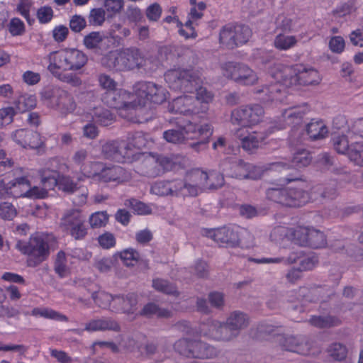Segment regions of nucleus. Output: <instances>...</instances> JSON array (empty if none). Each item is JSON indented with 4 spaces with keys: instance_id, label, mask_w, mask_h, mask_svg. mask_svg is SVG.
<instances>
[{
    "instance_id": "obj_10",
    "label": "nucleus",
    "mask_w": 363,
    "mask_h": 363,
    "mask_svg": "<svg viewBox=\"0 0 363 363\" xmlns=\"http://www.w3.org/2000/svg\"><path fill=\"white\" fill-rule=\"evenodd\" d=\"M203 235L213 240L220 246L236 247L240 244V237L234 228L223 226L215 229H204Z\"/></svg>"
},
{
    "instance_id": "obj_36",
    "label": "nucleus",
    "mask_w": 363,
    "mask_h": 363,
    "mask_svg": "<svg viewBox=\"0 0 363 363\" xmlns=\"http://www.w3.org/2000/svg\"><path fill=\"white\" fill-rule=\"evenodd\" d=\"M220 43L228 49H233L238 46L233 26H225L220 32Z\"/></svg>"
},
{
    "instance_id": "obj_57",
    "label": "nucleus",
    "mask_w": 363,
    "mask_h": 363,
    "mask_svg": "<svg viewBox=\"0 0 363 363\" xmlns=\"http://www.w3.org/2000/svg\"><path fill=\"white\" fill-rule=\"evenodd\" d=\"M8 27L10 33L13 36L22 35L25 33V25L18 18L11 19Z\"/></svg>"
},
{
    "instance_id": "obj_59",
    "label": "nucleus",
    "mask_w": 363,
    "mask_h": 363,
    "mask_svg": "<svg viewBox=\"0 0 363 363\" xmlns=\"http://www.w3.org/2000/svg\"><path fill=\"white\" fill-rule=\"evenodd\" d=\"M108 216L106 212H96L89 218V223L92 228H100L104 226L107 223Z\"/></svg>"
},
{
    "instance_id": "obj_34",
    "label": "nucleus",
    "mask_w": 363,
    "mask_h": 363,
    "mask_svg": "<svg viewBox=\"0 0 363 363\" xmlns=\"http://www.w3.org/2000/svg\"><path fill=\"white\" fill-rule=\"evenodd\" d=\"M126 143L130 145L131 150H133V147L141 150L147 146L149 143V135L142 131L130 133L128 134Z\"/></svg>"
},
{
    "instance_id": "obj_40",
    "label": "nucleus",
    "mask_w": 363,
    "mask_h": 363,
    "mask_svg": "<svg viewBox=\"0 0 363 363\" xmlns=\"http://www.w3.org/2000/svg\"><path fill=\"white\" fill-rule=\"evenodd\" d=\"M313 326L323 328L338 325L340 323V319L334 315H313L309 320Z\"/></svg>"
},
{
    "instance_id": "obj_20",
    "label": "nucleus",
    "mask_w": 363,
    "mask_h": 363,
    "mask_svg": "<svg viewBox=\"0 0 363 363\" xmlns=\"http://www.w3.org/2000/svg\"><path fill=\"white\" fill-rule=\"evenodd\" d=\"M138 296L135 293L115 295L113 310L123 313L133 314L137 310Z\"/></svg>"
},
{
    "instance_id": "obj_55",
    "label": "nucleus",
    "mask_w": 363,
    "mask_h": 363,
    "mask_svg": "<svg viewBox=\"0 0 363 363\" xmlns=\"http://www.w3.org/2000/svg\"><path fill=\"white\" fill-rule=\"evenodd\" d=\"M206 124V123L198 125L188 121L185 125H180V128L184 133L185 138H186L193 139L200 136L199 129L201 127L205 125Z\"/></svg>"
},
{
    "instance_id": "obj_42",
    "label": "nucleus",
    "mask_w": 363,
    "mask_h": 363,
    "mask_svg": "<svg viewBox=\"0 0 363 363\" xmlns=\"http://www.w3.org/2000/svg\"><path fill=\"white\" fill-rule=\"evenodd\" d=\"M40 177L43 188L45 189L47 191L53 189L59 184V173L57 172L50 169L43 170L40 173Z\"/></svg>"
},
{
    "instance_id": "obj_45",
    "label": "nucleus",
    "mask_w": 363,
    "mask_h": 363,
    "mask_svg": "<svg viewBox=\"0 0 363 363\" xmlns=\"http://www.w3.org/2000/svg\"><path fill=\"white\" fill-rule=\"evenodd\" d=\"M66 263L65 253L62 250L58 252L54 264V270L60 278H65L69 274V269Z\"/></svg>"
},
{
    "instance_id": "obj_47",
    "label": "nucleus",
    "mask_w": 363,
    "mask_h": 363,
    "mask_svg": "<svg viewBox=\"0 0 363 363\" xmlns=\"http://www.w3.org/2000/svg\"><path fill=\"white\" fill-rule=\"evenodd\" d=\"M296 42L297 40L294 36H289L283 33H279L274 40V45L278 50H286L294 47Z\"/></svg>"
},
{
    "instance_id": "obj_13",
    "label": "nucleus",
    "mask_w": 363,
    "mask_h": 363,
    "mask_svg": "<svg viewBox=\"0 0 363 363\" xmlns=\"http://www.w3.org/2000/svg\"><path fill=\"white\" fill-rule=\"evenodd\" d=\"M281 347L286 351L295 352L301 355L311 354L313 342L307 336H288L281 342Z\"/></svg>"
},
{
    "instance_id": "obj_9",
    "label": "nucleus",
    "mask_w": 363,
    "mask_h": 363,
    "mask_svg": "<svg viewBox=\"0 0 363 363\" xmlns=\"http://www.w3.org/2000/svg\"><path fill=\"white\" fill-rule=\"evenodd\" d=\"M223 75L244 85H252L257 80L256 74L249 67L233 62H229L224 65Z\"/></svg>"
},
{
    "instance_id": "obj_33",
    "label": "nucleus",
    "mask_w": 363,
    "mask_h": 363,
    "mask_svg": "<svg viewBox=\"0 0 363 363\" xmlns=\"http://www.w3.org/2000/svg\"><path fill=\"white\" fill-rule=\"evenodd\" d=\"M92 121L104 126H107L113 121V116L111 111L103 107L94 108L91 112Z\"/></svg>"
},
{
    "instance_id": "obj_63",
    "label": "nucleus",
    "mask_w": 363,
    "mask_h": 363,
    "mask_svg": "<svg viewBox=\"0 0 363 363\" xmlns=\"http://www.w3.org/2000/svg\"><path fill=\"white\" fill-rule=\"evenodd\" d=\"M350 160L359 166H363V145L356 142L350 153Z\"/></svg>"
},
{
    "instance_id": "obj_17",
    "label": "nucleus",
    "mask_w": 363,
    "mask_h": 363,
    "mask_svg": "<svg viewBox=\"0 0 363 363\" xmlns=\"http://www.w3.org/2000/svg\"><path fill=\"white\" fill-rule=\"evenodd\" d=\"M242 179L257 180L262 178L264 174L269 170L281 171V169L289 167L284 162H275L263 166H255L246 163Z\"/></svg>"
},
{
    "instance_id": "obj_58",
    "label": "nucleus",
    "mask_w": 363,
    "mask_h": 363,
    "mask_svg": "<svg viewBox=\"0 0 363 363\" xmlns=\"http://www.w3.org/2000/svg\"><path fill=\"white\" fill-rule=\"evenodd\" d=\"M208 300L211 307L218 310H221L225 304L224 295L220 292H210L208 296Z\"/></svg>"
},
{
    "instance_id": "obj_6",
    "label": "nucleus",
    "mask_w": 363,
    "mask_h": 363,
    "mask_svg": "<svg viewBox=\"0 0 363 363\" xmlns=\"http://www.w3.org/2000/svg\"><path fill=\"white\" fill-rule=\"evenodd\" d=\"M294 242L300 245L312 248H321L326 245L323 232L314 228L296 227L290 230Z\"/></svg>"
},
{
    "instance_id": "obj_62",
    "label": "nucleus",
    "mask_w": 363,
    "mask_h": 363,
    "mask_svg": "<svg viewBox=\"0 0 363 363\" xmlns=\"http://www.w3.org/2000/svg\"><path fill=\"white\" fill-rule=\"evenodd\" d=\"M15 109L13 107L0 109V128L10 124L13 121Z\"/></svg>"
},
{
    "instance_id": "obj_27",
    "label": "nucleus",
    "mask_w": 363,
    "mask_h": 363,
    "mask_svg": "<svg viewBox=\"0 0 363 363\" xmlns=\"http://www.w3.org/2000/svg\"><path fill=\"white\" fill-rule=\"evenodd\" d=\"M330 143L336 152L340 155H345L350 160V153L356 143L350 144L347 135L344 134H335L331 138Z\"/></svg>"
},
{
    "instance_id": "obj_14",
    "label": "nucleus",
    "mask_w": 363,
    "mask_h": 363,
    "mask_svg": "<svg viewBox=\"0 0 363 363\" xmlns=\"http://www.w3.org/2000/svg\"><path fill=\"white\" fill-rule=\"evenodd\" d=\"M131 96L124 89H115L105 91L102 94L101 100L108 107L116 109H128L132 106L129 101Z\"/></svg>"
},
{
    "instance_id": "obj_61",
    "label": "nucleus",
    "mask_w": 363,
    "mask_h": 363,
    "mask_svg": "<svg viewBox=\"0 0 363 363\" xmlns=\"http://www.w3.org/2000/svg\"><path fill=\"white\" fill-rule=\"evenodd\" d=\"M16 215L14 206L9 202L0 203V216L5 220H12Z\"/></svg>"
},
{
    "instance_id": "obj_19",
    "label": "nucleus",
    "mask_w": 363,
    "mask_h": 363,
    "mask_svg": "<svg viewBox=\"0 0 363 363\" xmlns=\"http://www.w3.org/2000/svg\"><path fill=\"white\" fill-rule=\"evenodd\" d=\"M151 192L158 196H182L179 179L157 181L152 185Z\"/></svg>"
},
{
    "instance_id": "obj_24",
    "label": "nucleus",
    "mask_w": 363,
    "mask_h": 363,
    "mask_svg": "<svg viewBox=\"0 0 363 363\" xmlns=\"http://www.w3.org/2000/svg\"><path fill=\"white\" fill-rule=\"evenodd\" d=\"M120 329V325L116 320L108 318L92 320L85 326V330L89 332L98 330H112L118 332Z\"/></svg>"
},
{
    "instance_id": "obj_21",
    "label": "nucleus",
    "mask_w": 363,
    "mask_h": 363,
    "mask_svg": "<svg viewBox=\"0 0 363 363\" xmlns=\"http://www.w3.org/2000/svg\"><path fill=\"white\" fill-rule=\"evenodd\" d=\"M109 43L108 38L101 32L94 31L84 37L83 43L89 50H94L96 53L101 54L102 49Z\"/></svg>"
},
{
    "instance_id": "obj_48",
    "label": "nucleus",
    "mask_w": 363,
    "mask_h": 363,
    "mask_svg": "<svg viewBox=\"0 0 363 363\" xmlns=\"http://www.w3.org/2000/svg\"><path fill=\"white\" fill-rule=\"evenodd\" d=\"M76 108V103L72 96L66 90L64 92L61 101L57 106L56 110L60 111L62 114L73 112Z\"/></svg>"
},
{
    "instance_id": "obj_56",
    "label": "nucleus",
    "mask_w": 363,
    "mask_h": 363,
    "mask_svg": "<svg viewBox=\"0 0 363 363\" xmlns=\"http://www.w3.org/2000/svg\"><path fill=\"white\" fill-rule=\"evenodd\" d=\"M69 26L72 31L80 33L86 27L87 23L84 16L75 14L71 17Z\"/></svg>"
},
{
    "instance_id": "obj_64",
    "label": "nucleus",
    "mask_w": 363,
    "mask_h": 363,
    "mask_svg": "<svg viewBox=\"0 0 363 363\" xmlns=\"http://www.w3.org/2000/svg\"><path fill=\"white\" fill-rule=\"evenodd\" d=\"M37 18L40 23H49L53 17V11L50 6H43L37 11Z\"/></svg>"
},
{
    "instance_id": "obj_52",
    "label": "nucleus",
    "mask_w": 363,
    "mask_h": 363,
    "mask_svg": "<svg viewBox=\"0 0 363 363\" xmlns=\"http://www.w3.org/2000/svg\"><path fill=\"white\" fill-rule=\"evenodd\" d=\"M192 340H193L191 339L187 338H183L177 340L174 345L175 351L181 355L191 358Z\"/></svg>"
},
{
    "instance_id": "obj_25",
    "label": "nucleus",
    "mask_w": 363,
    "mask_h": 363,
    "mask_svg": "<svg viewBox=\"0 0 363 363\" xmlns=\"http://www.w3.org/2000/svg\"><path fill=\"white\" fill-rule=\"evenodd\" d=\"M266 196L269 200L284 206L291 207L290 192L289 188L271 187L266 190Z\"/></svg>"
},
{
    "instance_id": "obj_3",
    "label": "nucleus",
    "mask_w": 363,
    "mask_h": 363,
    "mask_svg": "<svg viewBox=\"0 0 363 363\" xmlns=\"http://www.w3.org/2000/svg\"><path fill=\"white\" fill-rule=\"evenodd\" d=\"M164 79L170 89L188 93H194L202 83L200 72L193 68L168 70L164 74Z\"/></svg>"
},
{
    "instance_id": "obj_28",
    "label": "nucleus",
    "mask_w": 363,
    "mask_h": 363,
    "mask_svg": "<svg viewBox=\"0 0 363 363\" xmlns=\"http://www.w3.org/2000/svg\"><path fill=\"white\" fill-rule=\"evenodd\" d=\"M191 98L188 96H181L174 99L170 106V110L179 114L187 115L195 113L197 111L191 107Z\"/></svg>"
},
{
    "instance_id": "obj_32",
    "label": "nucleus",
    "mask_w": 363,
    "mask_h": 363,
    "mask_svg": "<svg viewBox=\"0 0 363 363\" xmlns=\"http://www.w3.org/2000/svg\"><path fill=\"white\" fill-rule=\"evenodd\" d=\"M140 315L151 317L156 315L160 318H167L172 316V311L164 308H160L157 304L150 302L144 306L140 311Z\"/></svg>"
},
{
    "instance_id": "obj_54",
    "label": "nucleus",
    "mask_w": 363,
    "mask_h": 363,
    "mask_svg": "<svg viewBox=\"0 0 363 363\" xmlns=\"http://www.w3.org/2000/svg\"><path fill=\"white\" fill-rule=\"evenodd\" d=\"M163 138L169 143H179L184 139V133L180 125L176 128L169 129L163 133Z\"/></svg>"
},
{
    "instance_id": "obj_30",
    "label": "nucleus",
    "mask_w": 363,
    "mask_h": 363,
    "mask_svg": "<svg viewBox=\"0 0 363 363\" xmlns=\"http://www.w3.org/2000/svg\"><path fill=\"white\" fill-rule=\"evenodd\" d=\"M200 136L196 138V142L189 144V146L196 152L204 150L209 142V138L213 134V128L211 124H206L199 129Z\"/></svg>"
},
{
    "instance_id": "obj_46",
    "label": "nucleus",
    "mask_w": 363,
    "mask_h": 363,
    "mask_svg": "<svg viewBox=\"0 0 363 363\" xmlns=\"http://www.w3.org/2000/svg\"><path fill=\"white\" fill-rule=\"evenodd\" d=\"M116 260L119 257L123 264L128 267L133 266L134 262H137L140 259V254L133 248H128L121 252L114 255Z\"/></svg>"
},
{
    "instance_id": "obj_11",
    "label": "nucleus",
    "mask_w": 363,
    "mask_h": 363,
    "mask_svg": "<svg viewBox=\"0 0 363 363\" xmlns=\"http://www.w3.org/2000/svg\"><path fill=\"white\" fill-rule=\"evenodd\" d=\"M136 95L155 104H161L167 98L164 88L152 82H140L135 86Z\"/></svg>"
},
{
    "instance_id": "obj_2",
    "label": "nucleus",
    "mask_w": 363,
    "mask_h": 363,
    "mask_svg": "<svg viewBox=\"0 0 363 363\" xmlns=\"http://www.w3.org/2000/svg\"><path fill=\"white\" fill-rule=\"evenodd\" d=\"M182 196H196L205 189L216 190L224 185V177L216 171L208 173L199 169L188 172L184 179H179Z\"/></svg>"
},
{
    "instance_id": "obj_12",
    "label": "nucleus",
    "mask_w": 363,
    "mask_h": 363,
    "mask_svg": "<svg viewBox=\"0 0 363 363\" xmlns=\"http://www.w3.org/2000/svg\"><path fill=\"white\" fill-rule=\"evenodd\" d=\"M30 258L28 266L36 267L48 259L50 255V246L48 242L41 236L35 235L30 238Z\"/></svg>"
},
{
    "instance_id": "obj_26",
    "label": "nucleus",
    "mask_w": 363,
    "mask_h": 363,
    "mask_svg": "<svg viewBox=\"0 0 363 363\" xmlns=\"http://www.w3.org/2000/svg\"><path fill=\"white\" fill-rule=\"evenodd\" d=\"M308 135L313 140L324 138L328 133V129L324 122L320 119L313 118L306 125Z\"/></svg>"
},
{
    "instance_id": "obj_37",
    "label": "nucleus",
    "mask_w": 363,
    "mask_h": 363,
    "mask_svg": "<svg viewBox=\"0 0 363 363\" xmlns=\"http://www.w3.org/2000/svg\"><path fill=\"white\" fill-rule=\"evenodd\" d=\"M84 218H83L81 212L78 210L71 209L66 211L61 219V225L65 230H69L74 226L77 225Z\"/></svg>"
},
{
    "instance_id": "obj_50",
    "label": "nucleus",
    "mask_w": 363,
    "mask_h": 363,
    "mask_svg": "<svg viewBox=\"0 0 363 363\" xmlns=\"http://www.w3.org/2000/svg\"><path fill=\"white\" fill-rule=\"evenodd\" d=\"M125 206L133 210L135 213L139 215H147L151 213L152 209L149 206L135 199L125 200Z\"/></svg>"
},
{
    "instance_id": "obj_23",
    "label": "nucleus",
    "mask_w": 363,
    "mask_h": 363,
    "mask_svg": "<svg viewBox=\"0 0 363 363\" xmlns=\"http://www.w3.org/2000/svg\"><path fill=\"white\" fill-rule=\"evenodd\" d=\"M217 354V350L209 344L201 340H192L191 358L209 359L216 357Z\"/></svg>"
},
{
    "instance_id": "obj_49",
    "label": "nucleus",
    "mask_w": 363,
    "mask_h": 363,
    "mask_svg": "<svg viewBox=\"0 0 363 363\" xmlns=\"http://www.w3.org/2000/svg\"><path fill=\"white\" fill-rule=\"evenodd\" d=\"M106 11L103 8H94L89 11L88 22L90 26H101L106 21Z\"/></svg>"
},
{
    "instance_id": "obj_44",
    "label": "nucleus",
    "mask_w": 363,
    "mask_h": 363,
    "mask_svg": "<svg viewBox=\"0 0 363 363\" xmlns=\"http://www.w3.org/2000/svg\"><path fill=\"white\" fill-rule=\"evenodd\" d=\"M153 288L167 295L178 296L179 291L177 287L169 281L162 279H155L152 281Z\"/></svg>"
},
{
    "instance_id": "obj_8",
    "label": "nucleus",
    "mask_w": 363,
    "mask_h": 363,
    "mask_svg": "<svg viewBox=\"0 0 363 363\" xmlns=\"http://www.w3.org/2000/svg\"><path fill=\"white\" fill-rule=\"evenodd\" d=\"M264 113L262 106L259 104L241 106L232 111L231 121L242 127L252 126L262 121Z\"/></svg>"
},
{
    "instance_id": "obj_5",
    "label": "nucleus",
    "mask_w": 363,
    "mask_h": 363,
    "mask_svg": "<svg viewBox=\"0 0 363 363\" xmlns=\"http://www.w3.org/2000/svg\"><path fill=\"white\" fill-rule=\"evenodd\" d=\"M91 170L85 176L95 181L108 183H123L131 178L130 173L118 165H106L100 162H91Z\"/></svg>"
},
{
    "instance_id": "obj_51",
    "label": "nucleus",
    "mask_w": 363,
    "mask_h": 363,
    "mask_svg": "<svg viewBox=\"0 0 363 363\" xmlns=\"http://www.w3.org/2000/svg\"><path fill=\"white\" fill-rule=\"evenodd\" d=\"M238 46L247 43L252 34L249 26L245 25H236L233 26Z\"/></svg>"
},
{
    "instance_id": "obj_35",
    "label": "nucleus",
    "mask_w": 363,
    "mask_h": 363,
    "mask_svg": "<svg viewBox=\"0 0 363 363\" xmlns=\"http://www.w3.org/2000/svg\"><path fill=\"white\" fill-rule=\"evenodd\" d=\"M88 293L91 295V298L94 303L99 307L106 308L108 306H113L114 296L105 291H92L89 288H86Z\"/></svg>"
},
{
    "instance_id": "obj_38",
    "label": "nucleus",
    "mask_w": 363,
    "mask_h": 363,
    "mask_svg": "<svg viewBox=\"0 0 363 363\" xmlns=\"http://www.w3.org/2000/svg\"><path fill=\"white\" fill-rule=\"evenodd\" d=\"M311 159L312 157L309 152L306 150H298L294 155L290 164L285 162L289 167L284 168V169H289L293 167L296 168L305 167L311 163ZM281 170H284V169H281Z\"/></svg>"
},
{
    "instance_id": "obj_39",
    "label": "nucleus",
    "mask_w": 363,
    "mask_h": 363,
    "mask_svg": "<svg viewBox=\"0 0 363 363\" xmlns=\"http://www.w3.org/2000/svg\"><path fill=\"white\" fill-rule=\"evenodd\" d=\"M291 207H298L306 203L309 199L308 191L301 188L289 187Z\"/></svg>"
},
{
    "instance_id": "obj_4",
    "label": "nucleus",
    "mask_w": 363,
    "mask_h": 363,
    "mask_svg": "<svg viewBox=\"0 0 363 363\" xmlns=\"http://www.w3.org/2000/svg\"><path fill=\"white\" fill-rule=\"evenodd\" d=\"M48 70L62 69V71H77L87 62L86 55L77 49H65L51 52L49 55Z\"/></svg>"
},
{
    "instance_id": "obj_60",
    "label": "nucleus",
    "mask_w": 363,
    "mask_h": 363,
    "mask_svg": "<svg viewBox=\"0 0 363 363\" xmlns=\"http://www.w3.org/2000/svg\"><path fill=\"white\" fill-rule=\"evenodd\" d=\"M195 92V102L196 103H208L213 97L212 94L208 91L206 88L199 84L194 90Z\"/></svg>"
},
{
    "instance_id": "obj_31",
    "label": "nucleus",
    "mask_w": 363,
    "mask_h": 363,
    "mask_svg": "<svg viewBox=\"0 0 363 363\" xmlns=\"http://www.w3.org/2000/svg\"><path fill=\"white\" fill-rule=\"evenodd\" d=\"M306 114V108L301 107H293L284 110L282 117L289 125L296 126L299 125L303 116Z\"/></svg>"
},
{
    "instance_id": "obj_53",
    "label": "nucleus",
    "mask_w": 363,
    "mask_h": 363,
    "mask_svg": "<svg viewBox=\"0 0 363 363\" xmlns=\"http://www.w3.org/2000/svg\"><path fill=\"white\" fill-rule=\"evenodd\" d=\"M328 351L330 356L337 361H342L345 359L347 353L346 347L339 342L331 344Z\"/></svg>"
},
{
    "instance_id": "obj_16",
    "label": "nucleus",
    "mask_w": 363,
    "mask_h": 363,
    "mask_svg": "<svg viewBox=\"0 0 363 363\" xmlns=\"http://www.w3.org/2000/svg\"><path fill=\"white\" fill-rule=\"evenodd\" d=\"M208 335L215 340L230 342L239 336L238 332L231 328L226 320L225 322L211 320L208 323Z\"/></svg>"
},
{
    "instance_id": "obj_1",
    "label": "nucleus",
    "mask_w": 363,
    "mask_h": 363,
    "mask_svg": "<svg viewBox=\"0 0 363 363\" xmlns=\"http://www.w3.org/2000/svg\"><path fill=\"white\" fill-rule=\"evenodd\" d=\"M276 78L281 80L282 84L277 82L264 85L261 89L257 90V94H262L260 99L264 102L281 100L279 95L284 89V86L316 85L320 82L318 72L303 65L284 67L281 72L277 74Z\"/></svg>"
},
{
    "instance_id": "obj_7",
    "label": "nucleus",
    "mask_w": 363,
    "mask_h": 363,
    "mask_svg": "<svg viewBox=\"0 0 363 363\" xmlns=\"http://www.w3.org/2000/svg\"><path fill=\"white\" fill-rule=\"evenodd\" d=\"M103 157L120 163H129L134 160L135 152L124 140H110L101 147Z\"/></svg>"
},
{
    "instance_id": "obj_18",
    "label": "nucleus",
    "mask_w": 363,
    "mask_h": 363,
    "mask_svg": "<svg viewBox=\"0 0 363 363\" xmlns=\"http://www.w3.org/2000/svg\"><path fill=\"white\" fill-rule=\"evenodd\" d=\"M246 162L242 160L234 157H227L222 160L219 164L220 173L223 177H230L242 179Z\"/></svg>"
},
{
    "instance_id": "obj_41",
    "label": "nucleus",
    "mask_w": 363,
    "mask_h": 363,
    "mask_svg": "<svg viewBox=\"0 0 363 363\" xmlns=\"http://www.w3.org/2000/svg\"><path fill=\"white\" fill-rule=\"evenodd\" d=\"M15 113H23L36 106V99L33 95L24 94L20 96L15 101Z\"/></svg>"
},
{
    "instance_id": "obj_43",
    "label": "nucleus",
    "mask_w": 363,
    "mask_h": 363,
    "mask_svg": "<svg viewBox=\"0 0 363 363\" xmlns=\"http://www.w3.org/2000/svg\"><path fill=\"white\" fill-rule=\"evenodd\" d=\"M49 71L59 80L67 83L72 86H79L82 83L81 79L76 74L65 73L63 72L64 71L62 72V69H55Z\"/></svg>"
},
{
    "instance_id": "obj_22",
    "label": "nucleus",
    "mask_w": 363,
    "mask_h": 363,
    "mask_svg": "<svg viewBox=\"0 0 363 363\" xmlns=\"http://www.w3.org/2000/svg\"><path fill=\"white\" fill-rule=\"evenodd\" d=\"M65 91L59 86H48L40 92L41 99L48 106L56 109Z\"/></svg>"
},
{
    "instance_id": "obj_29",
    "label": "nucleus",
    "mask_w": 363,
    "mask_h": 363,
    "mask_svg": "<svg viewBox=\"0 0 363 363\" xmlns=\"http://www.w3.org/2000/svg\"><path fill=\"white\" fill-rule=\"evenodd\" d=\"M226 321L231 328L238 332L239 335L241 331L245 329L249 324L247 315L239 311L232 312L227 318Z\"/></svg>"
},
{
    "instance_id": "obj_15",
    "label": "nucleus",
    "mask_w": 363,
    "mask_h": 363,
    "mask_svg": "<svg viewBox=\"0 0 363 363\" xmlns=\"http://www.w3.org/2000/svg\"><path fill=\"white\" fill-rule=\"evenodd\" d=\"M143 61L139 49L130 48L123 50L114 58V66L118 69H133L138 67Z\"/></svg>"
}]
</instances>
